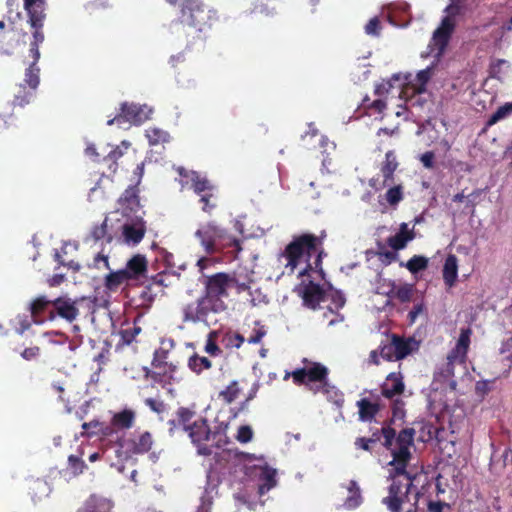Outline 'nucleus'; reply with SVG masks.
<instances>
[{"mask_svg": "<svg viewBox=\"0 0 512 512\" xmlns=\"http://www.w3.org/2000/svg\"><path fill=\"white\" fill-rule=\"evenodd\" d=\"M415 434L414 428H404L398 433V448L393 452V458L389 462L394 471L390 475L392 482L388 488V495L382 500L390 512L416 510L419 500V492L413 493V482L416 475H411L407 471V466L412 458L410 448L414 445Z\"/></svg>", "mask_w": 512, "mask_h": 512, "instance_id": "obj_1", "label": "nucleus"}, {"mask_svg": "<svg viewBox=\"0 0 512 512\" xmlns=\"http://www.w3.org/2000/svg\"><path fill=\"white\" fill-rule=\"evenodd\" d=\"M178 8L176 23L195 29L197 38L203 40L201 33L211 29L218 21L217 12L202 0H166Z\"/></svg>", "mask_w": 512, "mask_h": 512, "instance_id": "obj_2", "label": "nucleus"}, {"mask_svg": "<svg viewBox=\"0 0 512 512\" xmlns=\"http://www.w3.org/2000/svg\"><path fill=\"white\" fill-rule=\"evenodd\" d=\"M326 238V232L322 231L320 235L312 233H303L294 236L292 241L285 247L280 257L286 260L285 269L289 274H293L298 267L303 256L310 258L312 254L316 253L315 266L320 267L322 257L325 255L323 242Z\"/></svg>", "mask_w": 512, "mask_h": 512, "instance_id": "obj_3", "label": "nucleus"}, {"mask_svg": "<svg viewBox=\"0 0 512 512\" xmlns=\"http://www.w3.org/2000/svg\"><path fill=\"white\" fill-rule=\"evenodd\" d=\"M303 362L310 365L295 369L292 372H286L284 379L287 380L289 377H292L295 385H304L313 394L321 393L328 398L341 396L336 387L329 382V370L325 365L319 362H309L306 358L303 359Z\"/></svg>", "mask_w": 512, "mask_h": 512, "instance_id": "obj_4", "label": "nucleus"}, {"mask_svg": "<svg viewBox=\"0 0 512 512\" xmlns=\"http://www.w3.org/2000/svg\"><path fill=\"white\" fill-rule=\"evenodd\" d=\"M148 269V261L142 254H135L126 263L125 267L111 270L104 276L103 287L106 292L115 293L123 286H129L132 281L143 277Z\"/></svg>", "mask_w": 512, "mask_h": 512, "instance_id": "obj_5", "label": "nucleus"}, {"mask_svg": "<svg viewBox=\"0 0 512 512\" xmlns=\"http://www.w3.org/2000/svg\"><path fill=\"white\" fill-rule=\"evenodd\" d=\"M204 251L212 255L220 250L231 248L233 252L239 253L242 250L240 240L229 235L226 229L216 225L214 222H208L200 226L195 232Z\"/></svg>", "mask_w": 512, "mask_h": 512, "instance_id": "obj_6", "label": "nucleus"}, {"mask_svg": "<svg viewBox=\"0 0 512 512\" xmlns=\"http://www.w3.org/2000/svg\"><path fill=\"white\" fill-rule=\"evenodd\" d=\"M472 330L470 328H462L455 347L448 353L446 363L440 370V375L448 379L454 376L455 365H463L466 363L467 353L470 346V337Z\"/></svg>", "mask_w": 512, "mask_h": 512, "instance_id": "obj_7", "label": "nucleus"}, {"mask_svg": "<svg viewBox=\"0 0 512 512\" xmlns=\"http://www.w3.org/2000/svg\"><path fill=\"white\" fill-rule=\"evenodd\" d=\"M185 432H187L191 442L197 447L199 455H212V446L209 445L211 429L208 425L207 419L198 418L191 424V426H187Z\"/></svg>", "mask_w": 512, "mask_h": 512, "instance_id": "obj_8", "label": "nucleus"}, {"mask_svg": "<svg viewBox=\"0 0 512 512\" xmlns=\"http://www.w3.org/2000/svg\"><path fill=\"white\" fill-rule=\"evenodd\" d=\"M24 9L28 15V22L33 29V40L30 44L40 45L44 41L45 0H33L29 5L24 1Z\"/></svg>", "mask_w": 512, "mask_h": 512, "instance_id": "obj_9", "label": "nucleus"}, {"mask_svg": "<svg viewBox=\"0 0 512 512\" xmlns=\"http://www.w3.org/2000/svg\"><path fill=\"white\" fill-rule=\"evenodd\" d=\"M78 299H72L68 296H60L52 300V308L49 310L47 319L53 321L60 317L69 323H72L79 316Z\"/></svg>", "mask_w": 512, "mask_h": 512, "instance_id": "obj_10", "label": "nucleus"}, {"mask_svg": "<svg viewBox=\"0 0 512 512\" xmlns=\"http://www.w3.org/2000/svg\"><path fill=\"white\" fill-rule=\"evenodd\" d=\"M455 28V21L452 17L446 16L442 19L440 26L433 32L429 48L431 53H435L436 56H441L451 38V35Z\"/></svg>", "mask_w": 512, "mask_h": 512, "instance_id": "obj_11", "label": "nucleus"}, {"mask_svg": "<svg viewBox=\"0 0 512 512\" xmlns=\"http://www.w3.org/2000/svg\"><path fill=\"white\" fill-rule=\"evenodd\" d=\"M154 444V437L149 431H135L131 437L125 439L122 448L128 455L148 453Z\"/></svg>", "mask_w": 512, "mask_h": 512, "instance_id": "obj_12", "label": "nucleus"}, {"mask_svg": "<svg viewBox=\"0 0 512 512\" xmlns=\"http://www.w3.org/2000/svg\"><path fill=\"white\" fill-rule=\"evenodd\" d=\"M178 370L177 364H169L164 367H152V369L144 368V377L147 380H152L154 383L159 384L162 388L171 385L178 381L176 376Z\"/></svg>", "mask_w": 512, "mask_h": 512, "instance_id": "obj_13", "label": "nucleus"}, {"mask_svg": "<svg viewBox=\"0 0 512 512\" xmlns=\"http://www.w3.org/2000/svg\"><path fill=\"white\" fill-rule=\"evenodd\" d=\"M182 321L184 323H207L210 312L203 301L198 298L196 301L188 303L182 307Z\"/></svg>", "mask_w": 512, "mask_h": 512, "instance_id": "obj_14", "label": "nucleus"}, {"mask_svg": "<svg viewBox=\"0 0 512 512\" xmlns=\"http://www.w3.org/2000/svg\"><path fill=\"white\" fill-rule=\"evenodd\" d=\"M432 76V68L420 70L414 79L411 74L402 75L401 85L409 90L411 89L414 94H421L426 91V85Z\"/></svg>", "mask_w": 512, "mask_h": 512, "instance_id": "obj_15", "label": "nucleus"}, {"mask_svg": "<svg viewBox=\"0 0 512 512\" xmlns=\"http://www.w3.org/2000/svg\"><path fill=\"white\" fill-rule=\"evenodd\" d=\"M146 233V223L142 218H136L122 226V236L125 243L137 245L144 238Z\"/></svg>", "mask_w": 512, "mask_h": 512, "instance_id": "obj_16", "label": "nucleus"}, {"mask_svg": "<svg viewBox=\"0 0 512 512\" xmlns=\"http://www.w3.org/2000/svg\"><path fill=\"white\" fill-rule=\"evenodd\" d=\"M230 288V275L219 272L206 277L204 289L218 295L221 298L228 297V289Z\"/></svg>", "mask_w": 512, "mask_h": 512, "instance_id": "obj_17", "label": "nucleus"}, {"mask_svg": "<svg viewBox=\"0 0 512 512\" xmlns=\"http://www.w3.org/2000/svg\"><path fill=\"white\" fill-rule=\"evenodd\" d=\"M119 208L124 215L136 212L140 207L139 190L136 185L129 186L118 199Z\"/></svg>", "mask_w": 512, "mask_h": 512, "instance_id": "obj_18", "label": "nucleus"}, {"mask_svg": "<svg viewBox=\"0 0 512 512\" xmlns=\"http://www.w3.org/2000/svg\"><path fill=\"white\" fill-rule=\"evenodd\" d=\"M52 308V300L47 296L41 295L36 297L29 306L31 317L35 323H43L49 315V310Z\"/></svg>", "mask_w": 512, "mask_h": 512, "instance_id": "obj_19", "label": "nucleus"}, {"mask_svg": "<svg viewBox=\"0 0 512 512\" xmlns=\"http://www.w3.org/2000/svg\"><path fill=\"white\" fill-rule=\"evenodd\" d=\"M120 113L114 118L107 121V125L111 126L114 123L121 124L123 122L140 123L141 110L135 104L123 103L120 108Z\"/></svg>", "mask_w": 512, "mask_h": 512, "instance_id": "obj_20", "label": "nucleus"}, {"mask_svg": "<svg viewBox=\"0 0 512 512\" xmlns=\"http://www.w3.org/2000/svg\"><path fill=\"white\" fill-rule=\"evenodd\" d=\"M325 292L319 284L310 281L303 290L302 298L304 305L310 309H317L324 300Z\"/></svg>", "mask_w": 512, "mask_h": 512, "instance_id": "obj_21", "label": "nucleus"}, {"mask_svg": "<svg viewBox=\"0 0 512 512\" xmlns=\"http://www.w3.org/2000/svg\"><path fill=\"white\" fill-rule=\"evenodd\" d=\"M384 438L383 446L391 452L393 456V452L397 450V437L396 431L394 428L390 426H383L381 429H376L370 437H368L375 444L381 439Z\"/></svg>", "mask_w": 512, "mask_h": 512, "instance_id": "obj_22", "label": "nucleus"}, {"mask_svg": "<svg viewBox=\"0 0 512 512\" xmlns=\"http://www.w3.org/2000/svg\"><path fill=\"white\" fill-rule=\"evenodd\" d=\"M404 391L403 377L400 373H390L381 386V394L388 399L402 394Z\"/></svg>", "mask_w": 512, "mask_h": 512, "instance_id": "obj_23", "label": "nucleus"}, {"mask_svg": "<svg viewBox=\"0 0 512 512\" xmlns=\"http://www.w3.org/2000/svg\"><path fill=\"white\" fill-rule=\"evenodd\" d=\"M399 167L397 155L394 150H389L385 154L384 160L380 165V172L383 176V185H389L394 181V173Z\"/></svg>", "mask_w": 512, "mask_h": 512, "instance_id": "obj_24", "label": "nucleus"}, {"mask_svg": "<svg viewBox=\"0 0 512 512\" xmlns=\"http://www.w3.org/2000/svg\"><path fill=\"white\" fill-rule=\"evenodd\" d=\"M113 502L105 497L92 494L78 510L85 512H112Z\"/></svg>", "mask_w": 512, "mask_h": 512, "instance_id": "obj_25", "label": "nucleus"}, {"mask_svg": "<svg viewBox=\"0 0 512 512\" xmlns=\"http://www.w3.org/2000/svg\"><path fill=\"white\" fill-rule=\"evenodd\" d=\"M414 238L413 231L408 229L406 223L400 225V230L393 236L387 239V244L394 250H402L406 247L407 243Z\"/></svg>", "mask_w": 512, "mask_h": 512, "instance_id": "obj_26", "label": "nucleus"}, {"mask_svg": "<svg viewBox=\"0 0 512 512\" xmlns=\"http://www.w3.org/2000/svg\"><path fill=\"white\" fill-rule=\"evenodd\" d=\"M228 428V423L221 422L215 426L214 430H211L209 445L212 446V453L214 449H223L230 443V439L227 435Z\"/></svg>", "mask_w": 512, "mask_h": 512, "instance_id": "obj_27", "label": "nucleus"}, {"mask_svg": "<svg viewBox=\"0 0 512 512\" xmlns=\"http://www.w3.org/2000/svg\"><path fill=\"white\" fill-rule=\"evenodd\" d=\"M442 275L444 283L449 288L453 287L458 276V259L454 254H449L446 257Z\"/></svg>", "mask_w": 512, "mask_h": 512, "instance_id": "obj_28", "label": "nucleus"}, {"mask_svg": "<svg viewBox=\"0 0 512 512\" xmlns=\"http://www.w3.org/2000/svg\"><path fill=\"white\" fill-rule=\"evenodd\" d=\"M356 405L359 409V419L363 422L372 421L380 411V405L378 403L371 402L367 398L358 400Z\"/></svg>", "mask_w": 512, "mask_h": 512, "instance_id": "obj_29", "label": "nucleus"}, {"mask_svg": "<svg viewBox=\"0 0 512 512\" xmlns=\"http://www.w3.org/2000/svg\"><path fill=\"white\" fill-rule=\"evenodd\" d=\"M413 293L414 285L406 283L398 286L393 282L386 295L391 299L399 300L401 303H407L411 301Z\"/></svg>", "mask_w": 512, "mask_h": 512, "instance_id": "obj_30", "label": "nucleus"}, {"mask_svg": "<svg viewBox=\"0 0 512 512\" xmlns=\"http://www.w3.org/2000/svg\"><path fill=\"white\" fill-rule=\"evenodd\" d=\"M258 493L265 494L276 485V471L268 466L260 468Z\"/></svg>", "mask_w": 512, "mask_h": 512, "instance_id": "obj_31", "label": "nucleus"}, {"mask_svg": "<svg viewBox=\"0 0 512 512\" xmlns=\"http://www.w3.org/2000/svg\"><path fill=\"white\" fill-rule=\"evenodd\" d=\"M199 298L201 301H203L204 305L207 307L210 313H221L227 308L223 298L213 294L206 289H204V294Z\"/></svg>", "mask_w": 512, "mask_h": 512, "instance_id": "obj_32", "label": "nucleus"}, {"mask_svg": "<svg viewBox=\"0 0 512 512\" xmlns=\"http://www.w3.org/2000/svg\"><path fill=\"white\" fill-rule=\"evenodd\" d=\"M130 146L127 141H122L121 145L114 147L104 158L103 161L107 163L111 173H115L119 167L118 160L122 158Z\"/></svg>", "mask_w": 512, "mask_h": 512, "instance_id": "obj_33", "label": "nucleus"}, {"mask_svg": "<svg viewBox=\"0 0 512 512\" xmlns=\"http://www.w3.org/2000/svg\"><path fill=\"white\" fill-rule=\"evenodd\" d=\"M136 413L131 409H123L115 413L112 417L111 424L118 429H129L134 425Z\"/></svg>", "mask_w": 512, "mask_h": 512, "instance_id": "obj_34", "label": "nucleus"}, {"mask_svg": "<svg viewBox=\"0 0 512 512\" xmlns=\"http://www.w3.org/2000/svg\"><path fill=\"white\" fill-rule=\"evenodd\" d=\"M105 239L107 243H111L113 237L108 234V218L105 217L104 220L99 224H94L89 232V235L85 239V242L90 240L97 242L99 240Z\"/></svg>", "mask_w": 512, "mask_h": 512, "instance_id": "obj_35", "label": "nucleus"}, {"mask_svg": "<svg viewBox=\"0 0 512 512\" xmlns=\"http://www.w3.org/2000/svg\"><path fill=\"white\" fill-rule=\"evenodd\" d=\"M245 338L242 334L231 329L221 334L220 343L226 349L240 348L244 343Z\"/></svg>", "mask_w": 512, "mask_h": 512, "instance_id": "obj_36", "label": "nucleus"}, {"mask_svg": "<svg viewBox=\"0 0 512 512\" xmlns=\"http://www.w3.org/2000/svg\"><path fill=\"white\" fill-rule=\"evenodd\" d=\"M191 188L194 193L199 195L204 192L211 191L215 186L206 177H202L198 172L191 171L190 173Z\"/></svg>", "mask_w": 512, "mask_h": 512, "instance_id": "obj_37", "label": "nucleus"}, {"mask_svg": "<svg viewBox=\"0 0 512 512\" xmlns=\"http://www.w3.org/2000/svg\"><path fill=\"white\" fill-rule=\"evenodd\" d=\"M349 495L344 501V506L348 509H355L362 503L360 488L356 481L351 480L348 485Z\"/></svg>", "mask_w": 512, "mask_h": 512, "instance_id": "obj_38", "label": "nucleus"}, {"mask_svg": "<svg viewBox=\"0 0 512 512\" xmlns=\"http://www.w3.org/2000/svg\"><path fill=\"white\" fill-rule=\"evenodd\" d=\"M240 393L241 388L239 382L237 380H233L225 387V389L218 393V399L225 404H231L239 397Z\"/></svg>", "mask_w": 512, "mask_h": 512, "instance_id": "obj_39", "label": "nucleus"}, {"mask_svg": "<svg viewBox=\"0 0 512 512\" xmlns=\"http://www.w3.org/2000/svg\"><path fill=\"white\" fill-rule=\"evenodd\" d=\"M394 341V350H396V359L400 360L412 352V339H405L398 335H392Z\"/></svg>", "mask_w": 512, "mask_h": 512, "instance_id": "obj_40", "label": "nucleus"}, {"mask_svg": "<svg viewBox=\"0 0 512 512\" xmlns=\"http://www.w3.org/2000/svg\"><path fill=\"white\" fill-rule=\"evenodd\" d=\"M199 202L202 204V210L208 214L217 207V189L216 187L211 189V191L204 192L203 194H199Z\"/></svg>", "mask_w": 512, "mask_h": 512, "instance_id": "obj_41", "label": "nucleus"}, {"mask_svg": "<svg viewBox=\"0 0 512 512\" xmlns=\"http://www.w3.org/2000/svg\"><path fill=\"white\" fill-rule=\"evenodd\" d=\"M188 367L196 374H200L204 370L210 369L212 362L207 357L194 353L188 360Z\"/></svg>", "mask_w": 512, "mask_h": 512, "instance_id": "obj_42", "label": "nucleus"}, {"mask_svg": "<svg viewBox=\"0 0 512 512\" xmlns=\"http://www.w3.org/2000/svg\"><path fill=\"white\" fill-rule=\"evenodd\" d=\"M405 267L413 274L418 273L428 267V259L421 255H414L407 261Z\"/></svg>", "mask_w": 512, "mask_h": 512, "instance_id": "obj_43", "label": "nucleus"}, {"mask_svg": "<svg viewBox=\"0 0 512 512\" xmlns=\"http://www.w3.org/2000/svg\"><path fill=\"white\" fill-rule=\"evenodd\" d=\"M512 113V102L500 106L487 120L486 125L492 126Z\"/></svg>", "mask_w": 512, "mask_h": 512, "instance_id": "obj_44", "label": "nucleus"}, {"mask_svg": "<svg viewBox=\"0 0 512 512\" xmlns=\"http://www.w3.org/2000/svg\"><path fill=\"white\" fill-rule=\"evenodd\" d=\"M39 73L40 69L35 65V63H31L26 69L24 81L28 84L31 90H35L39 85Z\"/></svg>", "mask_w": 512, "mask_h": 512, "instance_id": "obj_45", "label": "nucleus"}, {"mask_svg": "<svg viewBox=\"0 0 512 512\" xmlns=\"http://www.w3.org/2000/svg\"><path fill=\"white\" fill-rule=\"evenodd\" d=\"M169 350L160 347L154 351L153 359L151 362L152 367H164L169 364H174L173 362L168 361Z\"/></svg>", "mask_w": 512, "mask_h": 512, "instance_id": "obj_46", "label": "nucleus"}, {"mask_svg": "<svg viewBox=\"0 0 512 512\" xmlns=\"http://www.w3.org/2000/svg\"><path fill=\"white\" fill-rule=\"evenodd\" d=\"M252 283L253 279L249 276H245L244 279H240L236 276H230V287H234L238 294L249 291Z\"/></svg>", "mask_w": 512, "mask_h": 512, "instance_id": "obj_47", "label": "nucleus"}, {"mask_svg": "<svg viewBox=\"0 0 512 512\" xmlns=\"http://www.w3.org/2000/svg\"><path fill=\"white\" fill-rule=\"evenodd\" d=\"M141 331V327L137 326L136 323L133 326L122 329L120 331L121 343L124 345L131 344Z\"/></svg>", "mask_w": 512, "mask_h": 512, "instance_id": "obj_48", "label": "nucleus"}, {"mask_svg": "<svg viewBox=\"0 0 512 512\" xmlns=\"http://www.w3.org/2000/svg\"><path fill=\"white\" fill-rule=\"evenodd\" d=\"M218 335L217 331H212L208 334L207 341L205 344V352L208 353L210 356H220L222 354V350L218 346L216 342V337Z\"/></svg>", "mask_w": 512, "mask_h": 512, "instance_id": "obj_49", "label": "nucleus"}, {"mask_svg": "<svg viewBox=\"0 0 512 512\" xmlns=\"http://www.w3.org/2000/svg\"><path fill=\"white\" fill-rule=\"evenodd\" d=\"M402 74H394L389 80L382 81L381 83L377 84L374 90L375 95L382 97L383 95L389 93V91L393 87L394 81H401L402 82Z\"/></svg>", "mask_w": 512, "mask_h": 512, "instance_id": "obj_50", "label": "nucleus"}, {"mask_svg": "<svg viewBox=\"0 0 512 512\" xmlns=\"http://www.w3.org/2000/svg\"><path fill=\"white\" fill-rule=\"evenodd\" d=\"M386 201L391 205H397L403 199V187L396 185L387 190L385 194Z\"/></svg>", "mask_w": 512, "mask_h": 512, "instance_id": "obj_51", "label": "nucleus"}, {"mask_svg": "<svg viewBox=\"0 0 512 512\" xmlns=\"http://www.w3.org/2000/svg\"><path fill=\"white\" fill-rule=\"evenodd\" d=\"M194 416V412L191 411L189 408L186 407H180L177 410V423L179 426L183 427V430L185 431L187 426H191V419Z\"/></svg>", "mask_w": 512, "mask_h": 512, "instance_id": "obj_52", "label": "nucleus"}, {"mask_svg": "<svg viewBox=\"0 0 512 512\" xmlns=\"http://www.w3.org/2000/svg\"><path fill=\"white\" fill-rule=\"evenodd\" d=\"M68 465L74 476H79L87 468L85 462L78 456L70 455L68 457Z\"/></svg>", "mask_w": 512, "mask_h": 512, "instance_id": "obj_53", "label": "nucleus"}, {"mask_svg": "<svg viewBox=\"0 0 512 512\" xmlns=\"http://www.w3.org/2000/svg\"><path fill=\"white\" fill-rule=\"evenodd\" d=\"M147 137L150 144L156 145L168 141L169 135L165 131L154 128L147 131Z\"/></svg>", "mask_w": 512, "mask_h": 512, "instance_id": "obj_54", "label": "nucleus"}, {"mask_svg": "<svg viewBox=\"0 0 512 512\" xmlns=\"http://www.w3.org/2000/svg\"><path fill=\"white\" fill-rule=\"evenodd\" d=\"M33 93L30 91H26V88L24 86H20L19 92L15 94L13 105L24 107L26 104L30 102V99L32 98Z\"/></svg>", "mask_w": 512, "mask_h": 512, "instance_id": "obj_55", "label": "nucleus"}, {"mask_svg": "<svg viewBox=\"0 0 512 512\" xmlns=\"http://www.w3.org/2000/svg\"><path fill=\"white\" fill-rule=\"evenodd\" d=\"M254 432L249 425H242L238 428L236 440L242 444L249 443L253 439Z\"/></svg>", "mask_w": 512, "mask_h": 512, "instance_id": "obj_56", "label": "nucleus"}, {"mask_svg": "<svg viewBox=\"0 0 512 512\" xmlns=\"http://www.w3.org/2000/svg\"><path fill=\"white\" fill-rule=\"evenodd\" d=\"M256 325L258 327L254 328L252 334L247 338L249 344H259L267 334V330L263 325H259V322H256Z\"/></svg>", "mask_w": 512, "mask_h": 512, "instance_id": "obj_57", "label": "nucleus"}, {"mask_svg": "<svg viewBox=\"0 0 512 512\" xmlns=\"http://www.w3.org/2000/svg\"><path fill=\"white\" fill-rule=\"evenodd\" d=\"M380 355L383 359L392 361L396 359V350H394V341L391 338V341L387 344H384L380 347Z\"/></svg>", "mask_w": 512, "mask_h": 512, "instance_id": "obj_58", "label": "nucleus"}, {"mask_svg": "<svg viewBox=\"0 0 512 512\" xmlns=\"http://www.w3.org/2000/svg\"><path fill=\"white\" fill-rule=\"evenodd\" d=\"M381 22L378 17H373L365 25V33L371 36H379L381 32Z\"/></svg>", "mask_w": 512, "mask_h": 512, "instance_id": "obj_59", "label": "nucleus"}, {"mask_svg": "<svg viewBox=\"0 0 512 512\" xmlns=\"http://www.w3.org/2000/svg\"><path fill=\"white\" fill-rule=\"evenodd\" d=\"M146 406H148L153 412L157 414H162L166 410V404L162 400H157L154 398H146L144 400Z\"/></svg>", "mask_w": 512, "mask_h": 512, "instance_id": "obj_60", "label": "nucleus"}, {"mask_svg": "<svg viewBox=\"0 0 512 512\" xmlns=\"http://www.w3.org/2000/svg\"><path fill=\"white\" fill-rule=\"evenodd\" d=\"M92 267L96 269H101L102 267L110 270L109 258L107 255L99 252L95 255L92 263Z\"/></svg>", "mask_w": 512, "mask_h": 512, "instance_id": "obj_61", "label": "nucleus"}, {"mask_svg": "<svg viewBox=\"0 0 512 512\" xmlns=\"http://www.w3.org/2000/svg\"><path fill=\"white\" fill-rule=\"evenodd\" d=\"M102 427V422L98 420H92L90 422H84L82 424V428L87 432L89 435H97L99 434V429Z\"/></svg>", "mask_w": 512, "mask_h": 512, "instance_id": "obj_62", "label": "nucleus"}, {"mask_svg": "<svg viewBox=\"0 0 512 512\" xmlns=\"http://www.w3.org/2000/svg\"><path fill=\"white\" fill-rule=\"evenodd\" d=\"M40 352H41V350L38 346H32V347L25 348L21 352V356L23 359H25L27 361H31V360L38 358L40 356Z\"/></svg>", "mask_w": 512, "mask_h": 512, "instance_id": "obj_63", "label": "nucleus"}, {"mask_svg": "<svg viewBox=\"0 0 512 512\" xmlns=\"http://www.w3.org/2000/svg\"><path fill=\"white\" fill-rule=\"evenodd\" d=\"M444 509H450V505L446 502L430 500L427 504L428 512H443Z\"/></svg>", "mask_w": 512, "mask_h": 512, "instance_id": "obj_64", "label": "nucleus"}]
</instances>
